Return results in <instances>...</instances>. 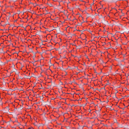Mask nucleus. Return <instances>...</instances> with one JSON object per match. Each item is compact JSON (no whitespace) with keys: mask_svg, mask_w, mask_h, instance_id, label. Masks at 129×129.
<instances>
[{"mask_svg":"<svg viewBox=\"0 0 129 129\" xmlns=\"http://www.w3.org/2000/svg\"><path fill=\"white\" fill-rule=\"evenodd\" d=\"M28 129H34V128H33V127H29Z\"/></svg>","mask_w":129,"mask_h":129,"instance_id":"obj_1","label":"nucleus"},{"mask_svg":"<svg viewBox=\"0 0 129 129\" xmlns=\"http://www.w3.org/2000/svg\"><path fill=\"white\" fill-rule=\"evenodd\" d=\"M7 25H8V23H5V24L4 25V26H7Z\"/></svg>","mask_w":129,"mask_h":129,"instance_id":"obj_2","label":"nucleus"}]
</instances>
